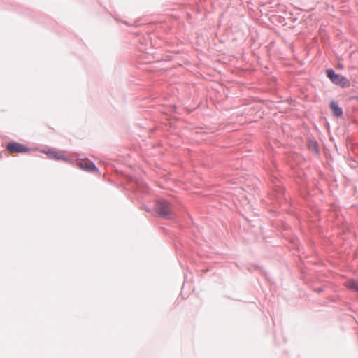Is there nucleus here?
I'll return each instance as SVG.
<instances>
[{
    "mask_svg": "<svg viewBox=\"0 0 358 358\" xmlns=\"http://www.w3.org/2000/svg\"><path fill=\"white\" fill-rule=\"evenodd\" d=\"M327 77L336 85H338L342 87H348L350 86L349 80L344 76L336 74L332 69L327 70Z\"/></svg>",
    "mask_w": 358,
    "mask_h": 358,
    "instance_id": "obj_1",
    "label": "nucleus"
},
{
    "mask_svg": "<svg viewBox=\"0 0 358 358\" xmlns=\"http://www.w3.org/2000/svg\"><path fill=\"white\" fill-rule=\"evenodd\" d=\"M156 211L161 216L166 217L171 214L170 204L164 200H159L156 203Z\"/></svg>",
    "mask_w": 358,
    "mask_h": 358,
    "instance_id": "obj_2",
    "label": "nucleus"
},
{
    "mask_svg": "<svg viewBox=\"0 0 358 358\" xmlns=\"http://www.w3.org/2000/svg\"><path fill=\"white\" fill-rule=\"evenodd\" d=\"M6 148L10 153L27 152L29 150L25 145L16 142L8 143Z\"/></svg>",
    "mask_w": 358,
    "mask_h": 358,
    "instance_id": "obj_3",
    "label": "nucleus"
},
{
    "mask_svg": "<svg viewBox=\"0 0 358 358\" xmlns=\"http://www.w3.org/2000/svg\"><path fill=\"white\" fill-rule=\"evenodd\" d=\"M46 155L50 159H55V160H65L66 157L65 154L62 151H59L56 150H48L45 152Z\"/></svg>",
    "mask_w": 358,
    "mask_h": 358,
    "instance_id": "obj_4",
    "label": "nucleus"
},
{
    "mask_svg": "<svg viewBox=\"0 0 358 358\" xmlns=\"http://www.w3.org/2000/svg\"><path fill=\"white\" fill-rule=\"evenodd\" d=\"M78 166L80 169L85 171H96V167L91 162L89 161H81L78 163Z\"/></svg>",
    "mask_w": 358,
    "mask_h": 358,
    "instance_id": "obj_5",
    "label": "nucleus"
},
{
    "mask_svg": "<svg viewBox=\"0 0 358 358\" xmlns=\"http://www.w3.org/2000/svg\"><path fill=\"white\" fill-rule=\"evenodd\" d=\"M330 108L336 117H341L343 115L342 109L334 101L330 103Z\"/></svg>",
    "mask_w": 358,
    "mask_h": 358,
    "instance_id": "obj_6",
    "label": "nucleus"
},
{
    "mask_svg": "<svg viewBox=\"0 0 358 358\" xmlns=\"http://www.w3.org/2000/svg\"><path fill=\"white\" fill-rule=\"evenodd\" d=\"M344 285L350 289L358 292V280H349L345 282Z\"/></svg>",
    "mask_w": 358,
    "mask_h": 358,
    "instance_id": "obj_7",
    "label": "nucleus"
},
{
    "mask_svg": "<svg viewBox=\"0 0 358 358\" xmlns=\"http://www.w3.org/2000/svg\"><path fill=\"white\" fill-rule=\"evenodd\" d=\"M313 149H314L315 152H317V148H316L315 145H314Z\"/></svg>",
    "mask_w": 358,
    "mask_h": 358,
    "instance_id": "obj_8",
    "label": "nucleus"
}]
</instances>
